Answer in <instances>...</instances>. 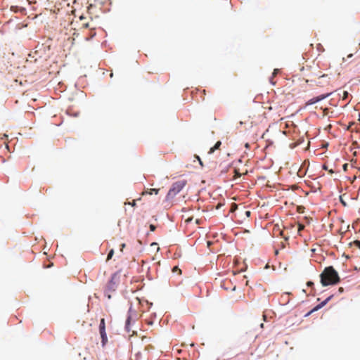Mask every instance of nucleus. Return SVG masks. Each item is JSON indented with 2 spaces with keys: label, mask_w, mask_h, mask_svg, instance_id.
I'll return each mask as SVG.
<instances>
[{
  "label": "nucleus",
  "mask_w": 360,
  "mask_h": 360,
  "mask_svg": "<svg viewBox=\"0 0 360 360\" xmlns=\"http://www.w3.org/2000/svg\"><path fill=\"white\" fill-rule=\"evenodd\" d=\"M120 271H117L111 274L109 281H108L105 288L108 291L116 290V281L119 279V274Z\"/></svg>",
  "instance_id": "nucleus-3"
},
{
  "label": "nucleus",
  "mask_w": 360,
  "mask_h": 360,
  "mask_svg": "<svg viewBox=\"0 0 360 360\" xmlns=\"http://www.w3.org/2000/svg\"><path fill=\"white\" fill-rule=\"evenodd\" d=\"M235 174L237 177H240L241 176V174L240 172H239V169H235Z\"/></svg>",
  "instance_id": "nucleus-23"
},
{
  "label": "nucleus",
  "mask_w": 360,
  "mask_h": 360,
  "mask_svg": "<svg viewBox=\"0 0 360 360\" xmlns=\"http://www.w3.org/2000/svg\"><path fill=\"white\" fill-rule=\"evenodd\" d=\"M195 158H196L198 160V161L199 162V164L202 167H203V162H202V160L200 159V156L198 155H195Z\"/></svg>",
  "instance_id": "nucleus-18"
},
{
  "label": "nucleus",
  "mask_w": 360,
  "mask_h": 360,
  "mask_svg": "<svg viewBox=\"0 0 360 360\" xmlns=\"http://www.w3.org/2000/svg\"><path fill=\"white\" fill-rule=\"evenodd\" d=\"M78 115H79V112H76L71 114V116H73V117H77Z\"/></svg>",
  "instance_id": "nucleus-33"
},
{
  "label": "nucleus",
  "mask_w": 360,
  "mask_h": 360,
  "mask_svg": "<svg viewBox=\"0 0 360 360\" xmlns=\"http://www.w3.org/2000/svg\"><path fill=\"white\" fill-rule=\"evenodd\" d=\"M149 229H150V232H153V231H155V230L156 229V226H155V225H154V224H150L149 225Z\"/></svg>",
  "instance_id": "nucleus-19"
},
{
  "label": "nucleus",
  "mask_w": 360,
  "mask_h": 360,
  "mask_svg": "<svg viewBox=\"0 0 360 360\" xmlns=\"http://www.w3.org/2000/svg\"><path fill=\"white\" fill-rule=\"evenodd\" d=\"M115 251L113 249H110L109 252H108L106 261H109L112 259V256L114 255Z\"/></svg>",
  "instance_id": "nucleus-12"
},
{
  "label": "nucleus",
  "mask_w": 360,
  "mask_h": 360,
  "mask_svg": "<svg viewBox=\"0 0 360 360\" xmlns=\"http://www.w3.org/2000/svg\"><path fill=\"white\" fill-rule=\"evenodd\" d=\"M138 319V313L136 310L133 309L132 303L127 311V317L124 323V330L129 333L131 330V326L135 323Z\"/></svg>",
  "instance_id": "nucleus-2"
},
{
  "label": "nucleus",
  "mask_w": 360,
  "mask_h": 360,
  "mask_svg": "<svg viewBox=\"0 0 360 360\" xmlns=\"http://www.w3.org/2000/svg\"><path fill=\"white\" fill-rule=\"evenodd\" d=\"M217 150V149H216V148H214V146H213V147H212V148H210V150H209V153H210V154L213 153L214 152V150Z\"/></svg>",
  "instance_id": "nucleus-27"
},
{
  "label": "nucleus",
  "mask_w": 360,
  "mask_h": 360,
  "mask_svg": "<svg viewBox=\"0 0 360 360\" xmlns=\"http://www.w3.org/2000/svg\"><path fill=\"white\" fill-rule=\"evenodd\" d=\"M258 179H259V180H260V179H261V180H264V179H265V176H262L259 177V178H258Z\"/></svg>",
  "instance_id": "nucleus-36"
},
{
  "label": "nucleus",
  "mask_w": 360,
  "mask_h": 360,
  "mask_svg": "<svg viewBox=\"0 0 360 360\" xmlns=\"http://www.w3.org/2000/svg\"><path fill=\"white\" fill-rule=\"evenodd\" d=\"M352 56H353V55H352V54H349V55H348V58H352Z\"/></svg>",
  "instance_id": "nucleus-43"
},
{
  "label": "nucleus",
  "mask_w": 360,
  "mask_h": 360,
  "mask_svg": "<svg viewBox=\"0 0 360 360\" xmlns=\"http://www.w3.org/2000/svg\"><path fill=\"white\" fill-rule=\"evenodd\" d=\"M359 270H360V268H359Z\"/></svg>",
  "instance_id": "nucleus-47"
},
{
  "label": "nucleus",
  "mask_w": 360,
  "mask_h": 360,
  "mask_svg": "<svg viewBox=\"0 0 360 360\" xmlns=\"http://www.w3.org/2000/svg\"><path fill=\"white\" fill-rule=\"evenodd\" d=\"M98 330L99 331L106 330L105 321L104 318H102L100 320Z\"/></svg>",
  "instance_id": "nucleus-9"
},
{
  "label": "nucleus",
  "mask_w": 360,
  "mask_h": 360,
  "mask_svg": "<svg viewBox=\"0 0 360 360\" xmlns=\"http://www.w3.org/2000/svg\"><path fill=\"white\" fill-rule=\"evenodd\" d=\"M160 191V188H150L148 190V194L149 195H158Z\"/></svg>",
  "instance_id": "nucleus-11"
},
{
  "label": "nucleus",
  "mask_w": 360,
  "mask_h": 360,
  "mask_svg": "<svg viewBox=\"0 0 360 360\" xmlns=\"http://www.w3.org/2000/svg\"><path fill=\"white\" fill-rule=\"evenodd\" d=\"M343 292H344V288H343L342 287H340V288H338V292L341 294V293H342Z\"/></svg>",
  "instance_id": "nucleus-30"
},
{
  "label": "nucleus",
  "mask_w": 360,
  "mask_h": 360,
  "mask_svg": "<svg viewBox=\"0 0 360 360\" xmlns=\"http://www.w3.org/2000/svg\"><path fill=\"white\" fill-rule=\"evenodd\" d=\"M269 83L272 85V86H275L276 85V82L273 79V77L271 76L269 77Z\"/></svg>",
  "instance_id": "nucleus-22"
},
{
  "label": "nucleus",
  "mask_w": 360,
  "mask_h": 360,
  "mask_svg": "<svg viewBox=\"0 0 360 360\" xmlns=\"http://www.w3.org/2000/svg\"><path fill=\"white\" fill-rule=\"evenodd\" d=\"M245 147L247 149H249V148H250V143H246L245 144Z\"/></svg>",
  "instance_id": "nucleus-35"
},
{
  "label": "nucleus",
  "mask_w": 360,
  "mask_h": 360,
  "mask_svg": "<svg viewBox=\"0 0 360 360\" xmlns=\"http://www.w3.org/2000/svg\"><path fill=\"white\" fill-rule=\"evenodd\" d=\"M349 245L350 246H355L357 248L360 249V240H354L353 242H351L349 243Z\"/></svg>",
  "instance_id": "nucleus-13"
},
{
  "label": "nucleus",
  "mask_w": 360,
  "mask_h": 360,
  "mask_svg": "<svg viewBox=\"0 0 360 360\" xmlns=\"http://www.w3.org/2000/svg\"><path fill=\"white\" fill-rule=\"evenodd\" d=\"M327 77V75L323 74V75H322L320 77V78H324V77Z\"/></svg>",
  "instance_id": "nucleus-39"
},
{
  "label": "nucleus",
  "mask_w": 360,
  "mask_h": 360,
  "mask_svg": "<svg viewBox=\"0 0 360 360\" xmlns=\"http://www.w3.org/2000/svg\"><path fill=\"white\" fill-rule=\"evenodd\" d=\"M136 357V358H139L140 356H141V352H138L136 354H135Z\"/></svg>",
  "instance_id": "nucleus-32"
},
{
  "label": "nucleus",
  "mask_w": 360,
  "mask_h": 360,
  "mask_svg": "<svg viewBox=\"0 0 360 360\" xmlns=\"http://www.w3.org/2000/svg\"><path fill=\"white\" fill-rule=\"evenodd\" d=\"M245 215L247 217H250V215H251V212L250 210H246L245 212Z\"/></svg>",
  "instance_id": "nucleus-25"
},
{
  "label": "nucleus",
  "mask_w": 360,
  "mask_h": 360,
  "mask_svg": "<svg viewBox=\"0 0 360 360\" xmlns=\"http://www.w3.org/2000/svg\"><path fill=\"white\" fill-rule=\"evenodd\" d=\"M108 292H109V291H108V290H106V289H105V290H104V294H105V296L106 297H108V299H109V300H110V299H111L112 296H111V295H110Z\"/></svg>",
  "instance_id": "nucleus-20"
},
{
  "label": "nucleus",
  "mask_w": 360,
  "mask_h": 360,
  "mask_svg": "<svg viewBox=\"0 0 360 360\" xmlns=\"http://www.w3.org/2000/svg\"><path fill=\"white\" fill-rule=\"evenodd\" d=\"M176 195V194L174 192V191H172L171 188H169L166 195L165 200L169 201L171 199L174 198Z\"/></svg>",
  "instance_id": "nucleus-8"
},
{
  "label": "nucleus",
  "mask_w": 360,
  "mask_h": 360,
  "mask_svg": "<svg viewBox=\"0 0 360 360\" xmlns=\"http://www.w3.org/2000/svg\"><path fill=\"white\" fill-rule=\"evenodd\" d=\"M99 333H100L101 339V346H102V347H104L106 345V344L108 343V336H107L106 330L99 331Z\"/></svg>",
  "instance_id": "nucleus-7"
},
{
  "label": "nucleus",
  "mask_w": 360,
  "mask_h": 360,
  "mask_svg": "<svg viewBox=\"0 0 360 360\" xmlns=\"http://www.w3.org/2000/svg\"><path fill=\"white\" fill-rule=\"evenodd\" d=\"M342 256H343V257H346L347 259H348V258H349V257H348V256H347L345 254H344Z\"/></svg>",
  "instance_id": "nucleus-41"
},
{
  "label": "nucleus",
  "mask_w": 360,
  "mask_h": 360,
  "mask_svg": "<svg viewBox=\"0 0 360 360\" xmlns=\"http://www.w3.org/2000/svg\"><path fill=\"white\" fill-rule=\"evenodd\" d=\"M125 246H126L125 243L120 244V250L122 251L123 249L125 248Z\"/></svg>",
  "instance_id": "nucleus-29"
},
{
  "label": "nucleus",
  "mask_w": 360,
  "mask_h": 360,
  "mask_svg": "<svg viewBox=\"0 0 360 360\" xmlns=\"http://www.w3.org/2000/svg\"><path fill=\"white\" fill-rule=\"evenodd\" d=\"M317 48H318V50H319V51H322V50H323V48L322 45H321V44H318V47H317Z\"/></svg>",
  "instance_id": "nucleus-31"
},
{
  "label": "nucleus",
  "mask_w": 360,
  "mask_h": 360,
  "mask_svg": "<svg viewBox=\"0 0 360 360\" xmlns=\"http://www.w3.org/2000/svg\"><path fill=\"white\" fill-rule=\"evenodd\" d=\"M187 181L186 180H179L174 182L170 188L177 195L186 186Z\"/></svg>",
  "instance_id": "nucleus-5"
},
{
  "label": "nucleus",
  "mask_w": 360,
  "mask_h": 360,
  "mask_svg": "<svg viewBox=\"0 0 360 360\" xmlns=\"http://www.w3.org/2000/svg\"><path fill=\"white\" fill-rule=\"evenodd\" d=\"M306 285H307V286L308 288H311V291H312L311 295H315V294H316V290H315V288H314V283L312 281H308L307 282Z\"/></svg>",
  "instance_id": "nucleus-10"
},
{
  "label": "nucleus",
  "mask_w": 360,
  "mask_h": 360,
  "mask_svg": "<svg viewBox=\"0 0 360 360\" xmlns=\"http://www.w3.org/2000/svg\"><path fill=\"white\" fill-rule=\"evenodd\" d=\"M155 221H157V217H153Z\"/></svg>",
  "instance_id": "nucleus-46"
},
{
  "label": "nucleus",
  "mask_w": 360,
  "mask_h": 360,
  "mask_svg": "<svg viewBox=\"0 0 360 360\" xmlns=\"http://www.w3.org/2000/svg\"><path fill=\"white\" fill-rule=\"evenodd\" d=\"M238 162H239L240 163H242V159H241V158H240V159L238 160Z\"/></svg>",
  "instance_id": "nucleus-45"
},
{
  "label": "nucleus",
  "mask_w": 360,
  "mask_h": 360,
  "mask_svg": "<svg viewBox=\"0 0 360 360\" xmlns=\"http://www.w3.org/2000/svg\"><path fill=\"white\" fill-rule=\"evenodd\" d=\"M347 164H345L343 165V169L345 170V169H347Z\"/></svg>",
  "instance_id": "nucleus-37"
},
{
  "label": "nucleus",
  "mask_w": 360,
  "mask_h": 360,
  "mask_svg": "<svg viewBox=\"0 0 360 360\" xmlns=\"http://www.w3.org/2000/svg\"><path fill=\"white\" fill-rule=\"evenodd\" d=\"M354 270L356 271H360L359 269H358L356 266L354 267Z\"/></svg>",
  "instance_id": "nucleus-42"
},
{
  "label": "nucleus",
  "mask_w": 360,
  "mask_h": 360,
  "mask_svg": "<svg viewBox=\"0 0 360 360\" xmlns=\"http://www.w3.org/2000/svg\"><path fill=\"white\" fill-rule=\"evenodd\" d=\"M318 310L315 309V307H314L311 310H309L307 313H306L304 316V317L307 318L309 317L311 314L317 311Z\"/></svg>",
  "instance_id": "nucleus-14"
},
{
  "label": "nucleus",
  "mask_w": 360,
  "mask_h": 360,
  "mask_svg": "<svg viewBox=\"0 0 360 360\" xmlns=\"http://www.w3.org/2000/svg\"><path fill=\"white\" fill-rule=\"evenodd\" d=\"M148 305L149 307H151L153 306V303L148 302Z\"/></svg>",
  "instance_id": "nucleus-38"
},
{
  "label": "nucleus",
  "mask_w": 360,
  "mask_h": 360,
  "mask_svg": "<svg viewBox=\"0 0 360 360\" xmlns=\"http://www.w3.org/2000/svg\"><path fill=\"white\" fill-rule=\"evenodd\" d=\"M157 243L155 242L152 243L151 245H155Z\"/></svg>",
  "instance_id": "nucleus-44"
},
{
  "label": "nucleus",
  "mask_w": 360,
  "mask_h": 360,
  "mask_svg": "<svg viewBox=\"0 0 360 360\" xmlns=\"http://www.w3.org/2000/svg\"><path fill=\"white\" fill-rule=\"evenodd\" d=\"M299 172L300 175H301L302 176H304V175L306 174L307 171H305V170H303V171H302V170L300 169L299 170V172Z\"/></svg>",
  "instance_id": "nucleus-24"
},
{
  "label": "nucleus",
  "mask_w": 360,
  "mask_h": 360,
  "mask_svg": "<svg viewBox=\"0 0 360 360\" xmlns=\"http://www.w3.org/2000/svg\"><path fill=\"white\" fill-rule=\"evenodd\" d=\"M217 150V149H216V148H214V146H213V147H212V148H210V150H209V153H210V154L213 153L214 152V150Z\"/></svg>",
  "instance_id": "nucleus-26"
},
{
  "label": "nucleus",
  "mask_w": 360,
  "mask_h": 360,
  "mask_svg": "<svg viewBox=\"0 0 360 360\" xmlns=\"http://www.w3.org/2000/svg\"><path fill=\"white\" fill-rule=\"evenodd\" d=\"M322 169L323 170H328V166L326 165H322Z\"/></svg>",
  "instance_id": "nucleus-34"
},
{
  "label": "nucleus",
  "mask_w": 360,
  "mask_h": 360,
  "mask_svg": "<svg viewBox=\"0 0 360 360\" xmlns=\"http://www.w3.org/2000/svg\"><path fill=\"white\" fill-rule=\"evenodd\" d=\"M152 316H153V319L152 320H149L147 321V323L148 325H153V319L156 318V314L154 313L152 314Z\"/></svg>",
  "instance_id": "nucleus-16"
},
{
  "label": "nucleus",
  "mask_w": 360,
  "mask_h": 360,
  "mask_svg": "<svg viewBox=\"0 0 360 360\" xmlns=\"http://www.w3.org/2000/svg\"><path fill=\"white\" fill-rule=\"evenodd\" d=\"M319 277L320 282L323 287L335 285L340 282L339 274L333 266L325 267Z\"/></svg>",
  "instance_id": "nucleus-1"
},
{
  "label": "nucleus",
  "mask_w": 360,
  "mask_h": 360,
  "mask_svg": "<svg viewBox=\"0 0 360 360\" xmlns=\"http://www.w3.org/2000/svg\"><path fill=\"white\" fill-rule=\"evenodd\" d=\"M131 207H135L136 206V201L133 200L131 201V202L129 203Z\"/></svg>",
  "instance_id": "nucleus-28"
},
{
  "label": "nucleus",
  "mask_w": 360,
  "mask_h": 360,
  "mask_svg": "<svg viewBox=\"0 0 360 360\" xmlns=\"http://www.w3.org/2000/svg\"><path fill=\"white\" fill-rule=\"evenodd\" d=\"M339 200H340V203L342 205V206H344V207L347 206V203L344 200L342 195L339 196Z\"/></svg>",
  "instance_id": "nucleus-15"
},
{
  "label": "nucleus",
  "mask_w": 360,
  "mask_h": 360,
  "mask_svg": "<svg viewBox=\"0 0 360 360\" xmlns=\"http://www.w3.org/2000/svg\"><path fill=\"white\" fill-rule=\"evenodd\" d=\"M333 297H334L333 294L329 295L325 300L321 301L320 303H319L318 304L315 305L314 306L315 309H317L318 311L319 309H322L323 307H325L333 298Z\"/></svg>",
  "instance_id": "nucleus-6"
},
{
  "label": "nucleus",
  "mask_w": 360,
  "mask_h": 360,
  "mask_svg": "<svg viewBox=\"0 0 360 360\" xmlns=\"http://www.w3.org/2000/svg\"><path fill=\"white\" fill-rule=\"evenodd\" d=\"M279 72H280V70H279V69H277V68L274 69V71H273V72H272L271 76H272V77L276 76V75Z\"/></svg>",
  "instance_id": "nucleus-21"
},
{
  "label": "nucleus",
  "mask_w": 360,
  "mask_h": 360,
  "mask_svg": "<svg viewBox=\"0 0 360 360\" xmlns=\"http://www.w3.org/2000/svg\"><path fill=\"white\" fill-rule=\"evenodd\" d=\"M332 94H333V92H328V93L320 94V95L316 96H314V97H312L311 98L309 99L307 101V105H309L316 104V103H319V102H320V101L327 98L328 97H329Z\"/></svg>",
  "instance_id": "nucleus-4"
},
{
  "label": "nucleus",
  "mask_w": 360,
  "mask_h": 360,
  "mask_svg": "<svg viewBox=\"0 0 360 360\" xmlns=\"http://www.w3.org/2000/svg\"><path fill=\"white\" fill-rule=\"evenodd\" d=\"M221 145V141H217L215 143V144H214V148H216V149L217 150V149H219V148H220Z\"/></svg>",
  "instance_id": "nucleus-17"
},
{
  "label": "nucleus",
  "mask_w": 360,
  "mask_h": 360,
  "mask_svg": "<svg viewBox=\"0 0 360 360\" xmlns=\"http://www.w3.org/2000/svg\"><path fill=\"white\" fill-rule=\"evenodd\" d=\"M243 124H244V122H243V121H240V122H239L240 126H242Z\"/></svg>",
  "instance_id": "nucleus-40"
}]
</instances>
